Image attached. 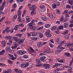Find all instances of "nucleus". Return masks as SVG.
Returning <instances> with one entry per match:
<instances>
[{"label": "nucleus", "mask_w": 73, "mask_h": 73, "mask_svg": "<svg viewBox=\"0 0 73 73\" xmlns=\"http://www.w3.org/2000/svg\"><path fill=\"white\" fill-rule=\"evenodd\" d=\"M4 73H11L12 72V70L10 69H9L7 71L4 70L3 71Z\"/></svg>", "instance_id": "20e7f679"}, {"label": "nucleus", "mask_w": 73, "mask_h": 73, "mask_svg": "<svg viewBox=\"0 0 73 73\" xmlns=\"http://www.w3.org/2000/svg\"><path fill=\"white\" fill-rule=\"evenodd\" d=\"M18 16H21V11L19 10L18 12Z\"/></svg>", "instance_id": "c85d7f7f"}, {"label": "nucleus", "mask_w": 73, "mask_h": 73, "mask_svg": "<svg viewBox=\"0 0 73 73\" xmlns=\"http://www.w3.org/2000/svg\"><path fill=\"white\" fill-rule=\"evenodd\" d=\"M68 25V24L67 23H64V27L65 28H66Z\"/></svg>", "instance_id": "b1692460"}, {"label": "nucleus", "mask_w": 73, "mask_h": 73, "mask_svg": "<svg viewBox=\"0 0 73 73\" xmlns=\"http://www.w3.org/2000/svg\"><path fill=\"white\" fill-rule=\"evenodd\" d=\"M66 7L67 8H71V6L69 5H68L66 6Z\"/></svg>", "instance_id": "13d9d810"}, {"label": "nucleus", "mask_w": 73, "mask_h": 73, "mask_svg": "<svg viewBox=\"0 0 73 73\" xmlns=\"http://www.w3.org/2000/svg\"><path fill=\"white\" fill-rule=\"evenodd\" d=\"M65 61V60H64V59H60V62L64 63Z\"/></svg>", "instance_id": "3c124183"}, {"label": "nucleus", "mask_w": 73, "mask_h": 73, "mask_svg": "<svg viewBox=\"0 0 73 73\" xmlns=\"http://www.w3.org/2000/svg\"><path fill=\"white\" fill-rule=\"evenodd\" d=\"M45 53H50V50H47L44 51Z\"/></svg>", "instance_id": "5701e85b"}, {"label": "nucleus", "mask_w": 73, "mask_h": 73, "mask_svg": "<svg viewBox=\"0 0 73 73\" xmlns=\"http://www.w3.org/2000/svg\"><path fill=\"white\" fill-rule=\"evenodd\" d=\"M17 7V5L16 4L14 3L13 5V8L15 9V8Z\"/></svg>", "instance_id": "c756f323"}, {"label": "nucleus", "mask_w": 73, "mask_h": 73, "mask_svg": "<svg viewBox=\"0 0 73 73\" xmlns=\"http://www.w3.org/2000/svg\"><path fill=\"white\" fill-rule=\"evenodd\" d=\"M44 27H43V26L40 27L37 29V30L38 31L39 30H41V29H42Z\"/></svg>", "instance_id": "de8ad7c7"}, {"label": "nucleus", "mask_w": 73, "mask_h": 73, "mask_svg": "<svg viewBox=\"0 0 73 73\" xmlns=\"http://www.w3.org/2000/svg\"><path fill=\"white\" fill-rule=\"evenodd\" d=\"M5 31L6 33H8L9 32V27H7L5 29Z\"/></svg>", "instance_id": "f3484780"}, {"label": "nucleus", "mask_w": 73, "mask_h": 73, "mask_svg": "<svg viewBox=\"0 0 73 73\" xmlns=\"http://www.w3.org/2000/svg\"><path fill=\"white\" fill-rule=\"evenodd\" d=\"M65 42V41H61L60 43V45H63V44H65V42Z\"/></svg>", "instance_id": "a19ab883"}, {"label": "nucleus", "mask_w": 73, "mask_h": 73, "mask_svg": "<svg viewBox=\"0 0 73 73\" xmlns=\"http://www.w3.org/2000/svg\"><path fill=\"white\" fill-rule=\"evenodd\" d=\"M40 8L43 9L45 8V6L44 5H42L40 6Z\"/></svg>", "instance_id": "e2e57ef3"}, {"label": "nucleus", "mask_w": 73, "mask_h": 73, "mask_svg": "<svg viewBox=\"0 0 73 73\" xmlns=\"http://www.w3.org/2000/svg\"><path fill=\"white\" fill-rule=\"evenodd\" d=\"M56 28H57V26H53L52 28L51 29V30L52 31H55L56 29Z\"/></svg>", "instance_id": "4be33fe9"}, {"label": "nucleus", "mask_w": 73, "mask_h": 73, "mask_svg": "<svg viewBox=\"0 0 73 73\" xmlns=\"http://www.w3.org/2000/svg\"><path fill=\"white\" fill-rule=\"evenodd\" d=\"M31 21V19L29 16H28L26 18V23H29Z\"/></svg>", "instance_id": "39448f33"}, {"label": "nucleus", "mask_w": 73, "mask_h": 73, "mask_svg": "<svg viewBox=\"0 0 73 73\" xmlns=\"http://www.w3.org/2000/svg\"><path fill=\"white\" fill-rule=\"evenodd\" d=\"M64 16H61V18L60 19V21L62 22L63 21V20H64Z\"/></svg>", "instance_id": "ea45409f"}, {"label": "nucleus", "mask_w": 73, "mask_h": 73, "mask_svg": "<svg viewBox=\"0 0 73 73\" xmlns=\"http://www.w3.org/2000/svg\"><path fill=\"white\" fill-rule=\"evenodd\" d=\"M59 29H62L64 28V26L62 25H60L58 27Z\"/></svg>", "instance_id": "f704fd0d"}, {"label": "nucleus", "mask_w": 73, "mask_h": 73, "mask_svg": "<svg viewBox=\"0 0 73 73\" xmlns=\"http://www.w3.org/2000/svg\"><path fill=\"white\" fill-rule=\"evenodd\" d=\"M42 20H44V21H46V18L45 17H42Z\"/></svg>", "instance_id": "69168bd1"}, {"label": "nucleus", "mask_w": 73, "mask_h": 73, "mask_svg": "<svg viewBox=\"0 0 73 73\" xmlns=\"http://www.w3.org/2000/svg\"><path fill=\"white\" fill-rule=\"evenodd\" d=\"M17 53L18 54H21V55H22V54H25V53H26V51L24 50H18L17 51Z\"/></svg>", "instance_id": "f03ea898"}, {"label": "nucleus", "mask_w": 73, "mask_h": 73, "mask_svg": "<svg viewBox=\"0 0 73 73\" xmlns=\"http://www.w3.org/2000/svg\"><path fill=\"white\" fill-rule=\"evenodd\" d=\"M49 44L50 46V47H51V48H53V46H54L52 44V42H50L49 43Z\"/></svg>", "instance_id": "c03bdc74"}, {"label": "nucleus", "mask_w": 73, "mask_h": 73, "mask_svg": "<svg viewBox=\"0 0 73 73\" xmlns=\"http://www.w3.org/2000/svg\"><path fill=\"white\" fill-rule=\"evenodd\" d=\"M6 37L7 40H11L12 37V36H9Z\"/></svg>", "instance_id": "412c9836"}, {"label": "nucleus", "mask_w": 73, "mask_h": 73, "mask_svg": "<svg viewBox=\"0 0 73 73\" xmlns=\"http://www.w3.org/2000/svg\"><path fill=\"white\" fill-rule=\"evenodd\" d=\"M43 66L44 69H46L50 68V65L48 64L44 63L43 64Z\"/></svg>", "instance_id": "7ed1b4c3"}, {"label": "nucleus", "mask_w": 73, "mask_h": 73, "mask_svg": "<svg viewBox=\"0 0 73 73\" xmlns=\"http://www.w3.org/2000/svg\"><path fill=\"white\" fill-rule=\"evenodd\" d=\"M19 25H15V27H14V30L15 31H17L19 29Z\"/></svg>", "instance_id": "aec40b11"}, {"label": "nucleus", "mask_w": 73, "mask_h": 73, "mask_svg": "<svg viewBox=\"0 0 73 73\" xmlns=\"http://www.w3.org/2000/svg\"><path fill=\"white\" fill-rule=\"evenodd\" d=\"M16 36H17V37H22V35L21 34H16Z\"/></svg>", "instance_id": "2f4dec72"}, {"label": "nucleus", "mask_w": 73, "mask_h": 73, "mask_svg": "<svg viewBox=\"0 0 73 73\" xmlns=\"http://www.w3.org/2000/svg\"><path fill=\"white\" fill-rule=\"evenodd\" d=\"M50 27V25L49 24H46L45 25V28H49Z\"/></svg>", "instance_id": "e433bc0d"}, {"label": "nucleus", "mask_w": 73, "mask_h": 73, "mask_svg": "<svg viewBox=\"0 0 73 73\" xmlns=\"http://www.w3.org/2000/svg\"><path fill=\"white\" fill-rule=\"evenodd\" d=\"M5 51L4 50H3L1 52H0V56H2L5 53Z\"/></svg>", "instance_id": "4468645a"}, {"label": "nucleus", "mask_w": 73, "mask_h": 73, "mask_svg": "<svg viewBox=\"0 0 73 73\" xmlns=\"http://www.w3.org/2000/svg\"><path fill=\"white\" fill-rule=\"evenodd\" d=\"M5 18V17H3L2 18H1L0 19V22H2L3 21V20H4V19Z\"/></svg>", "instance_id": "a18cd8bd"}, {"label": "nucleus", "mask_w": 73, "mask_h": 73, "mask_svg": "<svg viewBox=\"0 0 73 73\" xmlns=\"http://www.w3.org/2000/svg\"><path fill=\"white\" fill-rule=\"evenodd\" d=\"M68 3L70 5H73V0H68Z\"/></svg>", "instance_id": "ddd939ff"}, {"label": "nucleus", "mask_w": 73, "mask_h": 73, "mask_svg": "<svg viewBox=\"0 0 73 73\" xmlns=\"http://www.w3.org/2000/svg\"><path fill=\"white\" fill-rule=\"evenodd\" d=\"M12 38L13 39L14 41H16V42H18L19 44L23 43L25 40L24 39H18V37H13Z\"/></svg>", "instance_id": "f257e3e1"}, {"label": "nucleus", "mask_w": 73, "mask_h": 73, "mask_svg": "<svg viewBox=\"0 0 73 73\" xmlns=\"http://www.w3.org/2000/svg\"><path fill=\"white\" fill-rule=\"evenodd\" d=\"M6 42H5V40H4L1 42V44L2 45V46L3 47H5L6 45Z\"/></svg>", "instance_id": "6e6552de"}, {"label": "nucleus", "mask_w": 73, "mask_h": 73, "mask_svg": "<svg viewBox=\"0 0 73 73\" xmlns=\"http://www.w3.org/2000/svg\"><path fill=\"white\" fill-rule=\"evenodd\" d=\"M30 48L32 52H34L35 53V50H34V49H33V48H32V47H30Z\"/></svg>", "instance_id": "6e6d98bb"}, {"label": "nucleus", "mask_w": 73, "mask_h": 73, "mask_svg": "<svg viewBox=\"0 0 73 73\" xmlns=\"http://www.w3.org/2000/svg\"><path fill=\"white\" fill-rule=\"evenodd\" d=\"M31 39L33 40H34V41H37L38 38L37 37H32Z\"/></svg>", "instance_id": "a878e982"}, {"label": "nucleus", "mask_w": 73, "mask_h": 73, "mask_svg": "<svg viewBox=\"0 0 73 73\" xmlns=\"http://www.w3.org/2000/svg\"><path fill=\"white\" fill-rule=\"evenodd\" d=\"M52 8H53V9H55V8H56V6H57V5H56V4H52Z\"/></svg>", "instance_id": "473e14b6"}, {"label": "nucleus", "mask_w": 73, "mask_h": 73, "mask_svg": "<svg viewBox=\"0 0 73 73\" xmlns=\"http://www.w3.org/2000/svg\"><path fill=\"white\" fill-rule=\"evenodd\" d=\"M16 46H12L11 47V48L12 49H16Z\"/></svg>", "instance_id": "37998d69"}, {"label": "nucleus", "mask_w": 73, "mask_h": 73, "mask_svg": "<svg viewBox=\"0 0 73 73\" xmlns=\"http://www.w3.org/2000/svg\"><path fill=\"white\" fill-rule=\"evenodd\" d=\"M17 14H15V15L14 17H13V18H15V19H16V18H17Z\"/></svg>", "instance_id": "0e129e2a"}, {"label": "nucleus", "mask_w": 73, "mask_h": 73, "mask_svg": "<svg viewBox=\"0 0 73 73\" xmlns=\"http://www.w3.org/2000/svg\"><path fill=\"white\" fill-rule=\"evenodd\" d=\"M47 37H50L51 36H52V34L50 33H49L48 34H47Z\"/></svg>", "instance_id": "680f3d73"}, {"label": "nucleus", "mask_w": 73, "mask_h": 73, "mask_svg": "<svg viewBox=\"0 0 73 73\" xmlns=\"http://www.w3.org/2000/svg\"><path fill=\"white\" fill-rule=\"evenodd\" d=\"M31 15H35L36 14V13L34 11H33L31 12Z\"/></svg>", "instance_id": "5fc2aeb1"}, {"label": "nucleus", "mask_w": 73, "mask_h": 73, "mask_svg": "<svg viewBox=\"0 0 73 73\" xmlns=\"http://www.w3.org/2000/svg\"><path fill=\"white\" fill-rule=\"evenodd\" d=\"M33 25L31 23H30L28 24V26L29 27H32Z\"/></svg>", "instance_id": "49530a36"}, {"label": "nucleus", "mask_w": 73, "mask_h": 73, "mask_svg": "<svg viewBox=\"0 0 73 73\" xmlns=\"http://www.w3.org/2000/svg\"><path fill=\"white\" fill-rule=\"evenodd\" d=\"M39 37L40 38H42L44 37V35L42 33H39Z\"/></svg>", "instance_id": "6ab92c4d"}, {"label": "nucleus", "mask_w": 73, "mask_h": 73, "mask_svg": "<svg viewBox=\"0 0 73 73\" xmlns=\"http://www.w3.org/2000/svg\"><path fill=\"white\" fill-rule=\"evenodd\" d=\"M55 42V44H56V45H58V44H59V43H60V40H59L58 38L56 40Z\"/></svg>", "instance_id": "9d476101"}, {"label": "nucleus", "mask_w": 73, "mask_h": 73, "mask_svg": "<svg viewBox=\"0 0 73 73\" xmlns=\"http://www.w3.org/2000/svg\"><path fill=\"white\" fill-rule=\"evenodd\" d=\"M61 46H62L61 45H59L57 47L58 49H60V50H63V49H65V48L61 47Z\"/></svg>", "instance_id": "f8f14e48"}, {"label": "nucleus", "mask_w": 73, "mask_h": 73, "mask_svg": "<svg viewBox=\"0 0 73 73\" xmlns=\"http://www.w3.org/2000/svg\"><path fill=\"white\" fill-rule=\"evenodd\" d=\"M68 10H66L64 12V14H65L66 15V14H68Z\"/></svg>", "instance_id": "4d7b16f0"}, {"label": "nucleus", "mask_w": 73, "mask_h": 73, "mask_svg": "<svg viewBox=\"0 0 73 73\" xmlns=\"http://www.w3.org/2000/svg\"><path fill=\"white\" fill-rule=\"evenodd\" d=\"M42 43L41 42H39L37 44V46L38 48H40V47H41L42 46Z\"/></svg>", "instance_id": "9b49d317"}, {"label": "nucleus", "mask_w": 73, "mask_h": 73, "mask_svg": "<svg viewBox=\"0 0 73 73\" xmlns=\"http://www.w3.org/2000/svg\"><path fill=\"white\" fill-rule=\"evenodd\" d=\"M6 50L7 52H9V51H11V50L10 48H9L6 47Z\"/></svg>", "instance_id": "cd10ccee"}, {"label": "nucleus", "mask_w": 73, "mask_h": 73, "mask_svg": "<svg viewBox=\"0 0 73 73\" xmlns=\"http://www.w3.org/2000/svg\"><path fill=\"white\" fill-rule=\"evenodd\" d=\"M26 31V28H25L21 31V32H25Z\"/></svg>", "instance_id": "8fccbe9b"}, {"label": "nucleus", "mask_w": 73, "mask_h": 73, "mask_svg": "<svg viewBox=\"0 0 73 73\" xmlns=\"http://www.w3.org/2000/svg\"><path fill=\"white\" fill-rule=\"evenodd\" d=\"M55 16V14L54 13H52L51 14H49V16L51 19H52Z\"/></svg>", "instance_id": "1a4fd4ad"}, {"label": "nucleus", "mask_w": 73, "mask_h": 73, "mask_svg": "<svg viewBox=\"0 0 73 73\" xmlns=\"http://www.w3.org/2000/svg\"><path fill=\"white\" fill-rule=\"evenodd\" d=\"M23 58H24L25 59H27V58H28V56L27 55H24L23 56Z\"/></svg>", "instance_id": "603ef678"}, {"label": "nucleus", "mask_w": 73, "mask_h": 73, "mask_svg": "<svg viewBox=\"0 0 73 73\" xmlns=\"http://www.w3.org/2000/svg\"><path fill=\"white\" fill-rule=\"evenodd\" d=\"M68 18H64L63 19V22L64 23H65V22H66L68 20Z\"/></svg>", "instance_id": "c9c22d12"}, {"label": "nucleus", "mask_w": 73, "mask_h": 73, "mask_svg": "<svg viewBox=\"0 0 73 73\" xmlns=\"http://www.w3.org/2000/svg\"><path fill=\"white\" fill-rule=\"evenodd\" d=\"M63 51V50L59 49V50H56V52L57 53H59V52H60L61 51Z\"/></svg>", "instance_id": "4c0bfd02"}, {"label": "nucleus", "mask_w": 73, "mask_h": 73, "mask_svg": "<svg viewBox=\"0 0 73 73\" xmlns=\"http://www.w3.org/2000/svg\"><path fill=\"white\" fill-rule=\"evenodd\" d=\"M50 30H48L47 31H46V35H47L49 34V33H50Z\"/></svg>", "instance_id": "72a5a7b5"}, {"label": "nucleus", "mask_w": 73, "mask_h": 73, "mask_svg": "<svg viewBox=\"0 0 73 73\" xmlns=\"http://www.w3.org/2000/svg\"><path fill=\"white\" fill-rule=\"evenodd\" d=\"M31 33L32 35V36H35L37 35V33L36 32L34 33L31 32Z\"/></svg>", "instance_id": "dca6fc26"}, {"label": "nucleus", "mask_w": 73, "mask_h": 73, "mask_svg": "<svg viewBox=\"0 0 73 73\" xmlns=\"http://www.w3.org/2000/svg\"><path fill=\"white\" fill-rule=\"evenodd\" d=\"M29 65V63H27L25 64V66H24V68H25V67H27Z\"/></svg>", "instance_id": "58836bf2"}, {"label": "nucleus", "mask_w": 73, "mask_h": 73, "mask_svg": "<svg viewBox=\"0 0 73 73\" xmlns=\"http://www.w3.org/2000/svg\"><path fill=\"white\" fill-rule=\"evenodd\" d=\"M46 56H42L40 57V60H41V61H42L43 62H44V61H45V58H46Z\"/></svg>", "instance_id": "423d86ee"}, {"label": "nucleus", "mask_w": 73, "mask_h": 73, "mask_svg": "<svg viewBox=\"0 0 73 73\" xmlns=\"http://www.w3.org/2000/svg\"><path fill=\"white\" fill-rule=\"evenodd\" d=\"M30 29H32L33 31H35V29H36V28L35 27V26H33L30 28Z\"/></svg>", "instance_id": "7c9ffc66"}, {"label": "nucleus", "mask_w": 73, "mask_h": 73, "mask_svg": "<svg viewBox=\"0 0 73 73\" xmlns=\"http://www.w3.org/2000/svg\"><path fill=\"white\" fill-rule=\"evenodd\" d=\"M18 21H19V22H21V17L20 16H19L18 19Z\"/></svg>", "instance_id": "09e8293b"}, {"label": "nucleus", "mask_w": 73, "mask_h": 73, "mask_svg": "<svg viewBox=\"0 0 73 73\" xmlns=\"http://www.w3.org/2000/svg\"><path fill=\"white\" fill-rule=\"evenodd\" d=\"M8 62H9V63L10 64H11V63H12V61L10 59H8Z\"/></svg>", "instance_id": "774afa93"}, {"label": "nucleus", "mask_w": 73, "mask_h": 73, "mask_svg": "<svg viewBox=\"0 0 73 73\" xmlns=\"http://www.w3.org/2000/svg\"><path fill=\"white\" fill-rule=\"evenodd\" d=\"M5 4V3H4V2L2 3V5L0 6V10H2V11H3V9H4V8Z\"/></svg>", "instance_id": "0eeeda50"}, {"label": "nucleus", "mask_w": 73, "mask_h": 73, "mask_svg": "<svg viewBox=\"0 0 73 73\" xmlns=\"http://www.w3.org/2000/svg\"><path fill=\"white\" fill-rule=\"evenodd\" d=\"M70 22L72 24H70V25H69V27H73V20H70Z\"/></svg>", "instance_id": "a211bd4d"}, {"label": "nucleus", "mask_w": 73, "mask_h": 73, "mask_svg": "<svg viewBox=\"0 0 73 73\" xmlns=\"http://www.w3.org/2000/svg\"><path fill=\"white\" fill-rule=\"evenodd\" d=\"M32 8H33V10H35L37 8V7L35 5H32Z\"/></svg>", "instance_id": "393cba45"}, {"label": "nucleus", "mask_w": 73, "mask_h": 73, "mask_svg": "<svg viewBox=\"0 0 73 73\" xmlns=\"http://www.w3.org/2000/svg\"><path fill=\"white\" fill-rule=\"evenodd\" d=\"M68 32H69V31L68 30H66L64 32V35H66V34H67Z\"/></svg>", "instance_id": "864d4df0"}, {"label": "nucleus", "mask_w": 73, "mask_h": 73, "mask_svg": "<svg viewBox=\"0 0 73 73\" xmlns=\"http://www.w3.org/2000/svg\"><path fill=\"white\" fill-rule=\"evenodd\" d=\"M56 12L57 14H60L61 13L60 11L58 9L57 10Z\"/></svg>", "instance_id": "79ce46f5"}, {"label": "nucleus", "mask_w": 73, "mask_h": 73, "mask_svg": "<svg viewBox=\"0 0 73 73\" xmlns=\"http://www.w3.org/2000/svg\"><path fill=\"white\" fill-rule=\"evenodd\" d=\"M36 62L38 64H41V61L40 59H36Z\"/></svg>", "instance_id": "2eb2a0df"}, {"label": "nucleus", "mask_w": 73, "mask_h": 73, "mask_svg": "<svg viewBox=\"0 0 73 73\" xmlns=\"http://www.w3.org/2000/svg\"><path fill=\"white\" fill-rule=\"evenodd\" d=\"M65 54L68 57H70V53L69 52L65 53Z\"/></svg>", "instance_id": "bb28decb"}, {"label": "nucleus", "mask_w": 73, "mask_h": 73, "mask_svg": "<svg viewBox=\"0 0 73 73\" xmlns=\"http://www.w3.org/2000/svg\"><path fill=\"white\" fill-rule=\"evenodd\" d=\"M18 26L19 27H24V24L23 23H21L18 25Z\"/></svg>", "instance_id": "052dcab7"}, {"label": "nucleus", "mask_w": 73, "mask_h": 73, "mask_svg": "<svg viewBox=\"0 0 73 73\" xmlns=\"http://www.w3.org/2000/svg\"><path fill=\"white\" fill-rule=\"evenodd\" d=\"M14 45L15 46H16L17 47V46H18L19 45V44L18 43H14Z\"/></svg>", "instance_id": "338daca9"}, {"label": "nucleus", "mask_w": 73, "mask_h": 73, "mask_svg": "<svg viewBox=\"0 0 73 73\" xmlns=\"http://www.w3.org/2000/svg\"><path fill=\"white\" fill-rule=\"evenodd\" d=\"M13 31H14V29H12L11 30H9V32H10L11 33H12L13 32Z\"/></svg>", "instance_id": "bf43d9fd"}]
</instances>
